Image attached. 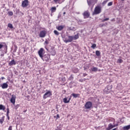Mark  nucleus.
Here are the masks:
<instances>
[{
  "label": "nucleus",
  "mask_w": 130,
  "mask_h": 130,
  "mask_svg": "<svg viewBox=\"0 0 130 130\" xmlns=\"http://www.w3.org/2000/svg\"><path fill=\"white\" fill-rule=\"evenodd\" d=\"M38 53L43 61L48 62L50 60V55L49 54H44V49L43 48H41L38 51Z\"/></svg>",
  "instance_id": "1"
},
{
  "label": "nucleus",
  "mask_w": 130,
  "mask_h": 130,
  "mask_svg": "<svg viewBox=\"0 0 130 130\" xmlns=\"http://www.w3.org/2000/svg\"><path fill=\"white\" fill-rule=\"evenodd\" d=\"M62 38L65 43H69L70 42H72L73 40H77V39H79V35L77 34L74 36H69L68 39H67L66 37H63Z\"/></svg>",
  "instance_id": "2"
},
{
  "label": "nucleus",
  "mask_w": 130,
  "mask_h": 130,
  "mask_svg": "<svg viewBox=\"0 0 130 130\" xmlns=\"http://www.w3.org/2000/svg\"><path fill=\"white\" fill-rule=\"evenodd\" d=\"M102 10L101 6L100 5H98L95 7L94 11L92 12V16H94V15H99V14L102 12Z\"/></svg>",
  "instance_id": "3"
},
{
  "label": "nucleus",
  "mask_w": 130,
  "mask_h": 130,
  "mask_svg": "<svg viewBox=\"0 0 130 130\" xmlns=\"http://www.w3.org/2000/svg\"><path fill=\"white\" fill-rule=\"evenodd\" d=\"M112 89V85H108L104 89L103 92L105 94H109Z\"/></svg>",
  "instance_id": "4"
},
{
  "label": "nucleus",
  "mask_w": 130,
  "mask_h": 130,
  "mask_svg": "<svg viewBox=\"0 0 130 130\" xmlns=\"http://www.w3.org/2000/svg\"><path fill=\"white\" fill-rule=\"evenodd\" d=\"M97 3V0H87V5L88 7H94L95 5Z\"/></svg>",
  "instance_id": "5"
},
{
  "label": "nucleus",
  "mask_w": 130,
  "mask_h": 130,
  "mask_svg": "<svg viewBox=\"0 0 130 130\" xmlns=\"http://www.w3.org/2000/svg\"><path fill=\"white\" fill-rule=\"evenodd\" d=\"M50 96H52V92L50 90H48L43 95V99L45 100L47 98L50 97Z\"/></svg>",
  "instance_id": "6"
},
{
  "label": "nucleus",
  "mask_w": 130,
  "mask_h": 130,
  "mask_svg": "<svg viewBox=\"0 0 130 130\" xmlns=\"http://www.w3.org/2000/svg\"><path fill=\"white\" fill-rule=\"evenodd\" d=\"M92 106H93V104L91 102H87L84 105L85 109H91Z\"/></svg>",
  "instance_id": "7"
},
{
  "label": "nucleus",
  "mask_w": 130,
  "mask_h": 130,
  "mask_svg": "<svg viewBox=\"0 0 130 130\" xmlns=\"http://www.w3.org/2000/svg\"><path fill=\"white\" fill-rule=\"evenodd\" d=\"M84 19H88L90 17V12L87 10L84 12L82 14Z\"/></svg>",
  "instance_id": "8"
},
{
  "label": "nucleus",
  "mask_w": 130,
  "mask_h": 130,
  "mask_svg": "<svg viewBox=\"0 0 130 130\" xmlns=\"http://www.w3.org/2000/svg\"><path fill=\"white\" fill-rule=\"evenodd\" d=\"M29 5V1L28 0H24L22 1L21 6L22 8H26Z\"/></svg>",
  "instance_id": "9"
},
{
  "label": "nucleus",
  "mask_w": 130,
  "mask_h": 130,
  "mask_svg": "<svg viewBox=\"0 0 130 130\" xmlns=\"http://www.w3.org/2000/svg\"><path fill=\"white\" fill-rule=\"evenodd\" d=\"M46 31L45 30H42L40 32L39 37L41 38H44L45 36H46Z\"/></svg>",
  "instance_id": "10"
},
{
  "label": "nucleus",
  "mask_w": 130,
  "mask_h": 130,
  "mask_svg": "<svg viewBox=\"0 0 130 130\" xmlns=\"http://www.w3.org/2000/svg\"><path fill=\"white\" fill-rule=\"evenodd\" d=\"M10 102L13 104V105H15L16 103V95H12L11 99H10Z\"/></svg>",
  "instance_id": "11"
},
{
  "label": "nucleus",
  "mask_w": 130,
  "mask_h": 130,
  "mask_svg": "<svg viewBox=\"0 0 130 130\" xmlns=\"http://www.w3.org/2000/svg\"><path fill=\"white\" fill-rule=\"evenodd\" d=\"M0 87H1L2 89H7L8 87H9V85L7 83H1Z\"/></svg>",
  "instance_id": "12"
},
{
  "label": "nucleus",
  "mask_w": 130,
  "mask_h": 130,
  "mask_svg": "<svg viewBox=\"0 0 130 130\" xmlns=\"http://www.w3.org/2000/svg\"><path fill=\"white\" fill-rule=\"evenodd\" d=\"M8 64L9 67H12V66H16V64H17V62L15 61V59H13Z\"/></svg>",
  "instance_id": "13"
},
{
  "label": "nucleus",
  "mask_w": 130,
  "mask_h": 130,
  "mask_svg": "<svg viewBox=\"0 0 130 130\" xmlns=\"http://www.w3.org/2000/svg\"><path fill=\"white\" fill-rule=\"evenodd\" d=\"M4 45L0 44V49H2L3 48V47H4ZM4 50H5V51L7 52L8 51V46H7V45H6L4 46Z\"/></svg>",
  "instance_id": "14"
},
{
  "label": "nucleus",
  "mask_w": 130,
  "mask_h": 130,
  "mask_svg": "<svg viewBox=\"0 0 130 130\" xmlns=\"http://www.w3.org/2000/svg\"><path fill=\"white\" fill-rule=\"evenodd\" d=\"M71 96L74 98H80V93H72Z\"/></svg>",
  "instance_id": "15"
},
{
  "label": "nucleus",
  "mask_w": 130,
  "mask_h": 130,
  "mask_svg": "<svg viewBox=\"0 0 130 130\" xmlns=\"http://www.w3.org/2000/svg\"><path fill=\"white\" fill-rule=\"evenodd\" d=\"M64 28V26L63 25H59L56 27V29H57L58 31H61V30H62V29H63Z\"/></svg>",
  "instance_id": "16"
},
{
  "label": "nucleus",
  "mask_w": 130,
  "mask_h": 130,
  "mask_svg": "<svg viewBox=\"0 0 130 130\" xmlns=\"http://www.w3.org/2000/svg\"><path fill=\"white\" fill-rule=\"evenodd\" d=\"M112 128H113V126L112 123H110L108 125V127L106 128V130H110Z\"/></svg>",
  "instance_id": "17"
},
{
  "label": "nucleus",
  "mask_w": 130,
  "mask_h": 130,
  "mask_svg": "<svg viewBox=\"0 0 130 130\" xmlns=\"http://www.w3.org/2000/svg\"><path fill=\"white\" fill-rule=\"evenodd\" d=\"M123 130H128L130 129V125H127L123 127Z\"/></svg>",
  "instance_id": "18"
},
{
  "label": "nucleus",
  "mask_w": 130,
  "mask_h": 130,
  "mask_svg": "<svg viewBox=\"0 0 130 130\" xmlns=\"http://www.w3.org/2000/svg\"><path fill=\"white\" fill-rule=\"evenodd\" d=\"M0 110H3V111H5V110H6V107L3 105H0Z\"/></svg>",
  "instance_id": "19"
},
{
  "label": "nucleus",
  "mask_w": 130,
  "mask_h": 130,
  "mask_svg": "<svg viewBox=\"0 0 130 130\" xmlns=\"http://www.w3.org/2000/svg\"><path fill=\"white\" fill-rule=\"evenodd\" d=\"M4 121H5V116H3L1 119H0V123L1 124H3L4 123Z\"/></svg>",
  "instance_id": "20"
},
{
  "label": "nucleus",
  "mask_w": 130,
  "mask_h": 130,
  "mask_svg": "<svg viewBox=\"0 0 130 130\" xmlns=\"http://www.w3.org/2000/svg\"><path fill=\"white\" fill-rule=\"evenodd\" d=\"M95 54L96 56H100V55H101V53L100 52V51L96 50L95 51Z\"/></svg>",
  "instance_id": "21"
},
{
  "label": "nucleus",
  "mask_w": 130,
  "mask_h": 130,
  "mask_svg": "<svg viewBox=\"0 0 130 130\" xmlns=\"http://www.w3.org/2000/svg\"><path fill=\"white\" fill-rule=\"evenodd\" d=\"M63 102L64 103H70V101L68 100V98H65L63 99Z\"/></svg>",
  "instance_id": "22"
},
{
  "label": "nucleus",
  "mask_w": 130,
  "mask_h": 130,
  "mask_svg": "<svg viewBox=\"0 0 130 130\" xmlns=\"http://www.w3.org/2000/svg\"><path fill=\"white\" fill-rule=\"evenodd\" d=\"M69 30H70L71 31H76L77 30V28H76V27H72L71 26L69 28Z\"/></svg>",
  "instance_id": "23"
},
{
  "label": "nucleus",
  "mask_w": 130,
  "mask_h": 130,
  "mask_svg": "<svg viewBox=\"0 0 130 130\" xmlns=\"http://www.w3.org/2000/svg\"><path fill=\"white\" fill-rule=\"evenodd\" d=\"M56 11V7H53L51 8V11L52 13H54Z\"/></svg>",
  "instance_id": "24"
},
{
  "label": "nucleus",
  "mask_w": 130,
  "mask_h": 130,
  "mask_svg": "<svg viewBox=\"0 0 130 130\" xmlns=\"http://www.w3.org/2000/svg\"><path fill=\"white\" fill-rule=\"evenodd\" d=\"M51 55H53V56H54V55H55V54H56V51H55V50H53L51 52Z\"/></svg>",
  "instance_id": "25"
},
{
  "label": "nucleus",
  "mask_w": 130,
  "mask_h": 130,
  "mask_svg": "<svg viewBox=\"0 0 130 130\" xmlns=\"http://www.w3.org/2000/svg\"><path fill=\"white\" fill-rule=\"evenodd\" d=\"M91 71L92 72H97V71H98V68L96 67H93L91 68Z\"/></svg>",
  "instance_id": "26"
},
{
  "label": "nucleus",
  "mask_w": 130,
  "mask_h": 130,
  "mask_svg": "<svg viewBox=\"0 0 130 130\" xmlns=\"http://www.w3.org/2000/svg\"><path fill=\"white\" fill-rule=\"evenodd\" d=\"M8 27L10 29H13L14 28V26H13V24H12V23H9L8 24Z\"/></svg>",
  "instance_id": "27"
},
{
  "label": "nucleus",
  "mask_w": 130,
  "mask_h": 130,
  "mask_svg": "<svg viewBox=\"0 0 130 130\" xmlns=\"http://www.w3.org/2000/svg\"><path fill=\"white\" fill-rule=\"evenodd\" d=\"M68 80L69 81H73L74 80V76L73 75H71L70 77L68 78Z\"/></svg>",
  "instance_id": "28"
},
{
  "label": "nucleus",
  "mask_w": 130,
  "mask_h": 130,
  "mask_svg": "<svg viewBox=\"0 0 130 130\" xmlns=\"http://www.w3.org/2000/svg\"><path fill=\"white\" fill-rule=\"evenodd\" d=\"M96 46L97 45H96V44H92V46H91V48H92L93 49H95Z\"/></svg>",
  "instance_id": "29"
},
{
  "label": "nucleus",
  "mask_w": 130,
  "mask_h": 130,
  "mask_svg": "<svg viewBox=\"0 0 130 130\" xmlns=\"http://www.w3.org/2000/svg\"><path fill=\"white\" fill-rule=\"evenodd\" d=\"M107 25V22H106L105 23H102L99 25L100 27H104V26H106Z\"/></svg>",
  "instance_id": "30"
},
{
  "label": "nucleus",
  "mask_w": 130,
  "mask_h": 130,
  "mask_svg": "<svg viewBox=\"0 0 130 130\" xmlns=\"http://www.w3.org/2000/svg\"><path fill=\"white\" fill-rule=\"evenodd\" d=\"M54 33L55 35H57V36H58V35H59V32H58V31H57V30H54Z\"/></svg>",
  "instance_id": "31"
},
{
  "label": "nucleus",
  "mask_w": 130,
  "mask_h": 130,
  "mask_svg": "<svg viewBox=\"0 0 130 130\" xmlns=\"http://www.w3.org/2000/svg\"><path fill=\"white\" fill-rule=\"evenodd\" d=\"M117 62H118V63H122V62H123V60L121 59H118Z\"/></svg>",
  "instance_id": "32"
},
{
  "label": "nucleus",
  "mask_w": 130,
  "mask_h": 130,
  "mask_svg": "<svg viewBox=\"0 0 130 130\" xmlns=\"http://www.w3.org/2000/svg\"><path fill=\"white\" fill-rule=\"evenodd\" d=\"M18 49V47L16 45H14V49L13 52H17V50Z\"/></svg>",
  "instance_id": "33"
},
{
  "label": "nucleus",
  "mask_w": 130,
  "mask_h": 130,
  "mask_svg": "<svg viewBox=\"0 0 130 130\" xmlns=\"http://www.w3.org/2000/svg\"><path fill=\"white\" fill-rule=\"evenodd\" d=\"M8 14L9 16H13L14 15V13H13V11H9L8 13Z\"/></svg>",
  "instance_id": "34"
},
{
  "label": "nucleus",
  "mask_w": 130,
  "mask_h": 130,
  "mask_svg": "<svg viewBox=\"0 0 130 130\" xmlns=\"http://www.w3.org/2000/svg\"><path fill=\"white\" fill-rule=\"evenodd\" d=\"M109 18H106L102 20V22H106V21H109Z\"/></svg>",
  "instance_id": "35"
},
{
  "label": "nucleus",
  "mask_w": 130,
  "mask_h": 130,
  "mask_svg": "<svg viewBox=\"0 0 130 130\" xmlns=\"http://www.w3.org/2000/svg\"><path fill=\"white\" fill-rule=\"evenodd\" d=\"M7 111L6 116H8L9 113H10V109L7 108Z\"/></svg>",
  "instance_id": "36"
},
{
  "label": "nucleus",
  "mask_w": 130,
  "mask_h": 130,
  "mask_svg": "<svg viewBox=\"0 0 130 130\" xmlns=\"http://www.w3.org/2000/svg\"><path fill=\"white\" fill-rule=\"evenodd\" d=\"M110 120H111V121L113 122V124H114V123H115V119L113 118H111Z\"/></svg>",
  "instance_id": "37"
},
{
  "label": "nucleus",
  "mask_w": 130,
  "mask_h": 130,
  "mask_svg": "<svg viewBox=\"0 0 130 130\" xmlns=\"http://www.w3.org/2000/svg\"><path fill=\"white\" fill-rule=\"evenodd\" d=\"M113 3V2H109L108 4V7H111V6H112Z\"/></svg>",
  "instance_id": "38"
},
{
  "label": "nucleus",
  "mask_w": 130,
  "mask_h": 130,
  "mask_svg": "<svg viewBox=\"0 0 130 130\" xmlns=\"http://www.w3.org/2000/svg\"><path fill=\"white\" fill-rule=\"evenodd\" d=\"M59 105H56V111H57V112H59V111H58V108H59Z\"/></svg>",
  "instance_id": "39"
},
{
  "label": "nucleus",
  "mask_w": 130,
  "mask_h": 130,
  "mask_svg": "<svg viewBox=\"0 0 130 130\" xmlns=\"http://www.w3.org/2000/svg\"><path fill=\"white\" fill-rule=\"evenodd\" d=\"M73 73H78V69H73Z\"/></svg>",
  "instance_id": "40"
},
{
  "label": "nucleus",
  "mask_w": 130,
  "mask_h": 130,
  "mask_svg": "<svg viewBox=\"0 0 130 130\" xmlns=\"http://www.w3.org/2000/svg\"><path fill=\"white\" fill-rule=\"evenodd\" d=\"M20 107V105L17 104L16 106H15V108L16 110H17V109H18Z\"/></svg>",
  "instance_id": "41"
},
{
  "label": "nucleus",
  "mask_w": 130,
  "mask_h": 130,
  "mask_svg": "<svg viewBox=\"0 0 130 130\" xmlns=\"http://www.w3.org/2000/svg\"><path fill=\"white\" fill-rule=\"evenodd\" d=\"M47 44H48V41L46 40V41H45V43H44V45H45V46H47Z\"/></svg>",
  "instance_id": "42"
},
{
  "label": "nucleus",
  "mask_w": 130,
  "mask_h": 130,
  "mask_svg": "<svg viewBox=\"0 0 130 130\" xmlns=\"http://www.w3.org/2000/svg\"><path fill=\"white\" fill-rule=\"evenodd\" d=\"M62 81L64 83V82L66 81V77H63L61 78Z\"/></svg>",
  "instance_id": "43"
},
{
  "label": "nucleus",
  "mask_w": 130,
  "mask_h": 130,
  "mask_svg": "<svg viewBox=\"0 0 130 130\" xmlns=\"http://www.w3.org/2000/svg\"><path fill=\"white\" fill-rule=\"evenodd\" d=\"M73 96V95H72V94L69 96V99H68V101H71V100H72V97Z\"/></svg>",
  "instance_id": "44"
},
{
  "label": "nucleus",
  "mask_w": 130,
  "mask_h": 130,
  "mask_svg": "<svg viewBox=\"0 0 130 130\" xmlns=\"http://www.w3.org/2000/svg\"><path fill=\"white\" fill-rule=\"evenodd\" d=\"M78 22L79 24H80V23H81V22H84V21H83L82 19H79L78 20Z\"/></svg>",
  "instance_id": "45"
},
{
  "label": "nucleus",
  "mask_w": 130,
  "mask_h": 130,
  "mask_svg": "<svg viewBox=\"0 0 130 130\" xmlns=\"http://www.w3.org/2000/svg\"><path fill=\"white\" fill-rule=\"evenodd\" d=\"M60 17H61V12L59 13V14L58 15V18H60Z\"/></svg>",
  "instance_id": "46"
},
{
  "label": "nucleus",
  "mask_w": 130,
  "mask_h": 130,
  "mask_svg": "<svg viewBox=\"0 0 130 130\" xmlns=\"http://www.w3.org/2000/svg\"><path fill=\"white\" fill-rule=\"evenodd\" d=\"M54 3L57 4V3H58V2H60V0H53Z\"/></svg>",
  "instance_id": "47"
},
{
  "label": "nucleus",
  "mask_w": 130,
  "mask_h": 130,
  "mask_svg": "<svg viewBox=\"0 0 130 130\" xmlns=\"http://www.w3.org/2000/svg\"><path fill=\"white\" fill-rule=\"evenodd\" d=\"M84 81H86V79H84H84H80L79 80V82H84Z\"/></svg>",
  "instance_id": "48"
},
{
  "label": "nucleus",
  "mask_w": 130,
  "mask_h": 130,
  "mask_svg": "<svg viewBox=\"0 0 130 130\" xmlns=\"http://www.w3.org/2000/svg\"><path fill=\"white\" fill-rule=\"evenodd\" d=\"M58 118H59V115L57 114L56 117V119H58Z\"/></svg>",
  "instance_id": "49"
},
{
  "label": "nucleus",
  "mask_w": 130,
  "mask_h": 130,
  "mask_svg": "<svg viewBox=\"0 0 130 130\" xmlns=\"http://www.w3.org/2000/svg\"><path fill=\"white\" fill-rule=\"evenodd\" d=\"M86 76H88V74H86V73H83V77H86Z\"/></svg>",
  "instance_id": "50"
},
{
  "label": "nucleus",
  "mask_w": 130,
  "mask_h": 130,
  "mask_svg": "<svg viewBox=\"0 0 130 130\" xmlns=\"http://www.w3.org/2000/svg\"><path fill=\"white\" fill-rule=\"evenodd\" d=\"M8 130H12V126H10L9 128H8Z\"/></svg>",
  "instance_id": "51"
},
{
  "label": "nucleus",
  "mask_w": 130,
  "mask_h": 130,
  "mask_svg": "<svg viewBox=\"0 0 130 130\" xmlns=\"http://www.w3.org/2000/svg\"><path fill=\"white\" fill-rule=\"evenodd\" d=\"M45 49H46L47 51H49L48 50V48H47V46H45Z\"/></svg>",
  "instance_id": "52"
},
{
  "label": "nucleus",
  "mask_w": 130,
  "mask_h": 130,
  "mask_svg": "<svg viewBox=\"0 0 130 130\" xmlns=\"http://www.w3.org/2000/svg\"><path fill=\"white\" fill-rule=\"evenodd\" d=\"M7 117L8 120H10V116H9V115H8V116H7Z\"/></svg>",
  "instance_id": "53"
},
{
  "label": "nucleus",
  "mask_w": 130,
  "mask_h": 130,
  "mask_svg": "<svg viewBox=\"0 0 130 130\" xmlns=\"http://www.w3.org/2000/svg\"><path fill=\"white\" fill-rule=\"evenodd\" d=\"M1 79H2V80H5V79H6V78H5V77H2Z\"/></svg>",
  "instance_id": "54"
},
{
  "label": "nucleus",
  "mask_w": 130,
  "mask_h": 130,
  "mask_svg": "<svg viewBox=\"0 0 130 130\" xmlns=\"http://www.w3.org/2000/svg\"><path fill=\"white\" fill-rule=\"evenodd\" d=\"M115 126H118V124L117 123V124H115Z\"/></svg>",
  "instance_id": "55"
},
{
  "label": "nucleus",
  "mask_w": 130,
  "mask_h": 130,
  "mask_svg": "<svg viewBox=\"0 0 130 130\" xmlns=\"http://www.w3.org/2000/svg\"><path fill=\"white\" fill-rule=\"evenodd\" d=\"M115 126H115V124L113 125V127H115Z\"/></svg>",
  "instance_id": "56"
},
{
  "label": "nucleus",
  "mask_w": 130,
  "mask_h": 130,
  "mask_svg": "<svg viewBox=\"0 0 130 130\" xmlns=\"http://www.w3.org/2000/svg\"><path fill=\"white\" fill-rule=\"evenodd\" d=\"M66 12H64L63 13V15H66Z\"/></svg>",
  "instance_id": "57"
},
{
  "label": "nucleus",
  "mask_w": 130,
  "mask_h": 130,
  "mask_svg": "<svg viewBox=\"0 0 130 130\" xmlns=\"http://www.w3.org/2000/svg\"><path fill=\"white\" fill-rule=\"evenodd\" d=\"M27 112V110H25V111H23V112H24V113H25V112Z\"/></svg>",
  "instance_id": "58"
},
{
  "label": "nucleus",
  "mask_w": 130,
  "mask_h": 130,
  "mask_svg": "<svg viewBox=\"0 0 130 130\" xmlns=\"http://www.w3.org/2000/svg\"><path fill=\"white\" fill-rule=\"evenodd\" d=\"M122 2H124V0H121Z\"/></svg>",
  "instance_id": "59"
},
{
  "label": "nucleus",
  "mask_w": 130,
  "mask_h": 130,
  "mask_svg": "<svg viewBox=\"0 0 130 130\" xmlns=\"http://www.w3.org/2000/svg\"><path fill=\"white\" fill-rule=\"evenodd\" d=\"M55 130H60V129H55Z\"/></svg>",
  "instance_id": "60"
},
{
  "label": "nucleus",
  "mask_w": 130,
  "mask_h": 130,
  "mask_svg": "<svg viewBox=\"0 0 130 130\" xmlns=\"http://www.w3.org/2000/svg\"><path fill=\"white\" fill-rule=\"evenodd\" d=\"M87 1V3L88 2V0H86Z\"/></svg>",
  "instance_id": "61"
}]
</instances>
